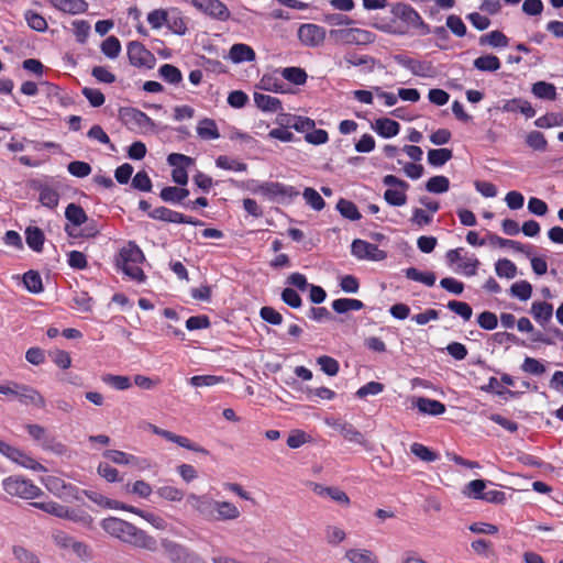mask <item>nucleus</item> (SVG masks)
<instances>
[{
  "instance_id": "nucleus-53",
  "label": "nucleus",
  "mask_w": 563,
  "mask_h": 563,
  "mask_svg": "<svg viewBox=\"0 0 563 563\" xmlns=\"http://www.w3.org/2000/svg\"><path fill=\"white\" fill-rule=\"evenodd\" d=\"M330 37L338 44L354 45V27L332 29L330 30Z\"/></svg>"
},
{
  "instance_id": "nucleus-4",
  "label": "nucleus",
  "mask_w": 563,
  "mask_h": 563,
  "mask_svg": "<svg viewBox=\"0 0 563 563\" xmlns=\"http://www.w3.org/2000/svg\"><path fill=\"white\" fill-rule=\"evenodd\" d=\"M32 506L57 518L70 520L84 527H89L92 522V518L88 514L70 509L56 501H35L32 503Z\"/></svg>"
},
{
  "instance_id": "nucleus-9",
  "label": "nucleus",
  "mask_w": 563,
  "mask_h": 563,
  "mask_svg": "<svg viewBox=\"0 0 563 563\" xmlns=\"http://www.w3.org/2000/svg\"><path fill=\"white\" fill-rule=\"evenodd\" d=\"M255 191L268 199L280 202L291 201L299 195V191L294 186L284 185L277 181L264 183L260 185Z\"/></svg>"
},
{
  "instance_id": "nucleus-48",
  "label": "nucleus",
  "mask_w": 563,
  "mask_h": 563,
  "mask_svg": "<svg viewBox=\"0 0 563 563\" xmlns=\"http://www.w3.org/2000/svg\"><path fill=\"white\" fill-rule=\"evenodd\" d=\"M449 188L450 180L442 175L431 177L426 184V189L432 194H443L446 192Z\"/></svg>"
},
{
  "instance_id": "nucleus-34",
  "label": "nucleus",
  "mask_w": 563,
  "mask_h": 563,
  "mask_svg": "<svg viewBox=\"0 0 563 563\" xmlns=\"http://www.w3.org/2000/svg\"><path fill=\"white\" fill-rule=\"evenodd\" d=\"M156 494L164 500L179 503L185 497V492L176 486L163 485L156 489Z\"/></svg>"
},
{
  "instance_id": "nucleus-52",
  "label": "nucleus",
  "mask_w": 563,
  "mask_h": 563,
  "mask_svg": "<svg viewBox=\"0 0 563 563\" xmlns=\"http://www.w3.org/2000/svg\"><path fill=\"white\" fill-rule=\"evenodd\" d=\"M282 76L295 85H303L307 80V73L299 67H286L282 70Z\"/></svg>"
},
{
  "instance_id": "nucleus-47",
  "label": "nucleus",
  "mask_w": 563,
  "mask_h": 563,
  "mask_svg": "<svg viewBox=\"0 0 563 563\" xmlns=\"http://www.w3.org/2000/svg\"><path fill=\"white\" fill-rule=\"evenodd\" d=\"M146 20L153 29L159 30L169 21V11L165 9H155L147 14Z\"/></svg>"
},
{
  "instance_id": "nucleus-63",
  "label": "nucleus",
  "mask_w": 563,
  "mask_h": 563,
  "mask_svg": "<svg viewBox=\"0 0 563 563\" xmlns=\"http://www.w3.org/2000/svg\"><path fill=\"white\" fill-rule=\"evenodd\" d=\"M40 201L44 207L53 209L58 205L59 196L55 189L43 187L40 190Z\"/></svg>"
},
{
  "instance_id": "nucleus-57",
  "label": "nucleus",
  "mask_w": 563,
  "mask_h": 563,
  "mask_svg": "<svg viewBox=\"0 0 563 563\" xmlns=\"http://www.w3.org/2000/svg\"><path fill=\"white\" fill-rule=\"evenodd\" d=\"M43 484L52 494L58 497L64 496L67 489L65 482L56 476H47L43 479Z\"/></svg>"
},
{
  "instance_id": "nucleus-31",
  "label": "nucleus",
  "mask_w": 563,
  "mask_h": 563,
  "mask_svg": "<svg viewBox=\"0 0 563 563\" xmlns=\"http://www.w3.org/2000/svg\"><path fill=\"white\" fill-rule=\"evenodd\" d=\"M364 307V303L354 298H340L332 302V309L336 313H345L347 311H358Z\"/></svg>"
},
{
  "instance_id": "nucleus-7",
  "label": "nucleus",
  "mask_w": 563,
  "mask_h": 563,
  "mask_svg": "<svg viewBox=\"0 0 563 563\" xmlns=\"http://www.w3.org/2000/svg\"><path fill=\"white\" fill-rule=\"evenodd\" d=\"M3 489L11 496L24 499H34L41 495V489L31 481L19 476H10L2 482Z\"/></svg>"
},
{
  "instance_id": "nucleus-46",
  "label": "nucleus",
  "mask_w": 563,
  "mask_h": 563,
  "mask_svg": "<svg viewBox=\"0 0 563 563\" xmlns=\"http://www.w3.org/2000/svg\"><path fill=\"white\" fill-rule=\"evenodd\" d=\"M101 380L117 390H126L131 387L130 378L123 375L104 374Z\"/></svg>"
},
{
  "instance_id": "nucleus-26",
  "label": "nucleus",
  "mask_w": 563,
  "mask_h": 563,
  "mask_svg": "<svg viewBox=\"0 0 563 563\" xmlns=\"http://www.w3.org/2000/svg\"><path fill=\"white\" fill-rule=\"evenodd\" d=\"M54 8L70 14H79L87 10L85 0H47Z\"/></svg>"
},
{
  "instance_id": "nucleus-2",
  "label": "nucleus",
  "mask_w": 563,
  "mask_h": 563,
  "mask_svg": "<svg viewBox=\"0 0 563 563\" xmlns=\"http://www.w3.org/2000/svg\"><path fill=\"white\" fill-rule=\"evenodd\" d=\"M187 504L200 517L209 521H234L242 515L235 504L229 500L213 499L207 494L190 493L187 496Z\"/></svg>"
},
{
  "instance_id": "nucleus-58",
  "label": "nucleus",
  "mask_w": 563,
  "mask_h": 563,
  "mask_svg": "<svg viewBox=\"0 0 563 563\" xmlns=\"http://www.w3.org/2000/svg\"><path fill=\"white\" fill-rule=\"evenodd\" d=\"M224 379L216 375H196L189 379V384L194 387H210L222 383Z\"/></svg>"
},
{
  "instance_id": "nucleus-33",
  "label": "nucleus",
  "mask_w": 563,
  "mask_h": 563,
  "mask_svg": "<svg viewBox=\"0 0 563 563\" xmlns=\"http://www.w3.org/2000/svg\"><path fill=\"white\" fill-rule=\"evenodd\" d=\"M26 244L35 252H41L44 244V233L36 227H29L25 230Z\"/></svg>"
},
{
  "instance_id": "nucleus-41",
  "label": "nucleus",
  "mask_w": 563,
  "mask_h": 563,
  "mask_svg": "<svg viewBox=\"0 0 563 563\" xmlns=\"http://www.w3.org/2000/svg\"><path fill=\"white\" fill-rule=\"evenodd\" d=\"M65 217L76 227L84 224L88 219L85 210L76 203H69L67 206Z\"/></svg>"
},
{
  "instance_id": "nucleus-42",
  "label": "nucleus",
  "mask_w": 563,
  "mask_h": 563,
  "mask_svg": "<svg viewBox=\"0 0 563 563\" xmlns=\"http://www.w3.org/2000/svg\"><path fill=\"white\" fill-rule=\"evenodd\" d=\"M486 482L484 479H474L471 481L463 488V495L468 498L481 499L483 500V496L485 495Z\"/></svg>"
},
{
  "instance_id": "nucleus-8",
  "label": "nucleus",
  "mask_w": 563,
  "mask_h": 563,
  "mask_svg": "<svg viewBox=\"0 0 563 563\" xmlns=\"http://www.w3.org/2000/svg\"><path fill=\"white\" fill-rule=\"evenodd\" d=\"M0 454L22 467L38 472L46 471V468L31 455L3 440H0Z\"/></svg>"
},
{
  "instance_id": "nucleus-11",
  "label": "nucleus",
  "mask_w": 563,
  "mask_h": 563,
  "mask_svg": "<svg viewBox=\"0 0 563 563\" xmlns=\"http://www.w3.org/2000/svg\"><path fill=\"white\" fill-rule=\"evenodd\" d=\"M297 35L303 46L313 48L324 43L327 31L321 25L303 23L298 27Z\"/></svg>"
},
{
  "instance_id": "nucleus-28",
  "label": "nucleus",
  "mask_w": 563,
  "mask_h": 563,
  "mask_svg": "<svg viewBox=\"0 0 563 563\" xmlns=\"http://www.w3.org/2000/svg\"><path fill=\"white\" fill-rule=\"evenodd\" d=\"M126 511L141 517L146 522H148L152 527H154L156 530L164 531L168 527V523L164 518H162L161 516L155 515L153 512L145 511V510H142V509L133 507V506H129L126 508Z\"/></svg>"
},
{
  "instance_id": "nucleus-16",
  "label": "nucleus",
  "mask_w": 563,
  "mask_h": 563,
  "mask_svg": "<svg viewBox=\"0 0 563 563\" xmlns=\"http://www.w3.org/2000/svg\"><path fill=\"white\" fill-rule=\"evenodd\" d=\"M394 59L399 66L407 68L415 76L429 77L433 73L431 63L417 60L406 55H396Z\"/></svg>"
},
{
  "instance_id": "nucleus-18",
  "label": "nucleus",
  "mask_w": 563,
  "mask_h": 563,
  "mask_svg": "<svg viewBox=\"0 0 563 563\" xmlns=\"http://www.w3.org/2000/svg\"><path fill=\"white\" fill-rule=\"evenodd\" d=\"M16 400L24 406H33L38 409H43L46 406L43 395L37 389L25 384H22Z\"/></svg>"
},
{
  "instance_id": "nucleus-51",
  "label": "nucleus",
  "mask_w": 563,
  "mask_h": 563,
  "mask_svg": "<svg viewBox=\"0 0 563 563\" xmlns=\"http://www.w3.org/2000/svg\"><path fill=\"white\" fill-rule=\"evenodd\" d=\"M510 295L521 301H527L532 295V286L527 280L514 283L510 287Z\"/></svg>"
},
{
  "instance_id": "nucleus-60",
  "label": "nucleus",
  "mask_w": 563,
  "mask_h": 563,
  "mask_svg": "<svg viewBox=\"0 0 563 563\" xmlns=\"http://www.w3.org/2000/svg\"><path fill=\"white\" fill-rule=\"evenodd\" d=\"M410 451L423 462H434L438 459V455L433 451L418 442L411 444Z\"/></svg>"
},
{
  "instance_id": "nucleus-3",
  "label": "nucleus",
  "mask_w": 563,
  "mask_h": 563,
  "mask_svg": "<svg viewBox=\"0 0 563 563\" xmlns=\"http://www.w3.org/2000/svg\"><path fill=\"white\" fill-rule=\"evenodd\" d=\"M143 261L144 254L142 250L135 243L130 242L126 246L121 249L118 266L131 279L141 283L145 279V274L140 267Z\"/></svg>"
},
{
  "instance_id": "nucleus-44",
  "label": "nucleus",
  "mask_w": 563,
  "mask_h": 563,
  "mask_svg": "<svg viewBox=\"0 0 563 563\" xmlns=\"http://www.w3.org/2000/svg\"><path fill=\"white\" fill-rule=\"evenodd\" d=\"M338 429H339L340 433L344 437L345 440H347L350 442L357 443L360 445L366 444V440H365L364 435L358 430H356L353 426H351L349 423H340V424H338Z\"/></svg>"
},
{
  "instance_id": "nucleus-40",
  "label": "nucleus",
  "mask_w": 563,
  "mask_h": 563,
  "mask_svg": "<svg viewBox=\"0 0 563 563\" xmlns=\"http://www.w3.org/2000/svg\"><path fill=\"white\" fill-rule=\"evenodd\" d=\"M452 158L450 148H434L428 152V163L432 166L440 167Z\"/></svg>"
},
{
  "instance_id": "nucleus-61",
  "label": "nucleus",
  "mask_w": 563,
  "mask_h": 563,
  "mask_svg": "<svg viewBox=\"0 0 563 563\" xmlns=\"http://www.w3.org/2000/svg\"><path fill=\"white\" fill-rule=\"evenodd\" d=\"M324 533L330 545H338L346 539V532L338 526H328Z\"/></svg>"
},
{
  "instance_id": "nucleus-49",
  "label": "nucleus",
  "mask_w": 563,
  "mask_h": 563,
  "mask_svg": "<svg viewBox=\"0 0 563 563\" xmlns=\"http://www.w3.org/2000/svg\"><path fill=\"white\" fill-rule=\"evenodd\" d=\"M489 240L494 245H497L499 247H510L517 252H522L526 253L527 255H530V247L522 245L518 241L504 239L495 234H492L489 236Z\"/></svg>"
},
{
  "instance_id": "nucleus-27",
  "label": "nucleus",
  "mask_w": 563,
  "mask_h": 563,
  "mask_svg": "<svg viewBox=\"0 0 563 563\" xmlns=\"http://www.w3.org/2000/svg\"><path fill=\"white\" fill-rule=\"evenodd\" d=\"M254 49L243 43L233 44L229 52L230 59L235 63L252 62L255 59Z\"/></svg>"
},
{
  "instance_id": "nucleus-19",
  "label": "nucleus",
  "mask_w": 563,
  "mask_h": 563,
  "mask_svg": "<svg viewBox=\"0 0 563 563\" xmlns=\"http://www.w3.org/2000/svg\"><path fill=\"white\" fill-rule=\"evenodd\" d=\"M312 492L320 497H328L340 505L347 506L350 504L349 496L338 487H328L313 483Z\"/></svg>"
},
{
  "instance_id": "nucleus-62",
  "label": "nucleus",
  "mask_w": 563,
  "mask_h": 563,
  "mask_svg": "<svg viewBox=\"0 0 563 563\" xmlns=\"http://www.w3.org/2000/svg\"><path fill=\"white\" fill-rule=\"evenodd\" d=\"M526 143L534 151H545L548 146V141L539 131L529 132L526 136Z\"/></svg>"
},
{
  "instance_id": "nucleus-43",
  "label": "nucleus",
  "mask_w": 563,
  "mask_h": 563,
  "mask_svg": "<svg viewBox=\"0 0 563 563\" xmlns=\"http://www.w3.org/2000/svg\"><path fill=\"white\" fill-rule=\"evenodd\" d=\"M481 45H490L493 47H505L508 45V37L500 31H492L479 37Z\"/></svg>"
},
{
  "instance_id": "nucleus-22",
  "label": "nucleus",
  "mask_w": 563,
  "mask_h": 563,
  "mask_svg": "<svg viewBox=\"0 0 563 563\" xmlns=\"http://www.w3.org/2000/svg\"><path fill=\"white\" fill-rule=\"evenodd\" d=\"M338 66L350 68L351 66H367L373 69L375 60L369 55H361L355 52H346L343 59L336 62Z\"/></svg>"
},
{
  "instance_id": "nucleus-64",
  "label": "nucleus",
  "mask_w": 563,
  "mask_h": 563,
  "mask_svg": "<svg viewBox=\"0 0 563 563\" xmlns=\"http://www.w3.org/2000/svg\"><path fill=\"white\" fill-rule=\"evenodd\" d=\"M448 308L459 314L464 321H468L472 318V307L464 301L451 300L448 302Z\"/></svg>"
},
{
  "instance_id": "nucleus-13",
  "label": "nucleus",
  "mask_w": 563,
  "mask_h": 563,
  "mask_svg": "<svg viewBox=\"0 0 563 563\" xmlns=\"http://www.w3.org/2000/svg\"><path fill=\"white\" fill-rule=\"evenodd\" d=\"M146 429L148 431L153 432L154 434L159 435L169 442L176 443L177 445H179L184 449H187V450H190V451H194L197 453L208 454V451L206 449L194 443L192 441H190L188 438H186L184 435H178L172 431L161 429L153 423H147Z\"/></svg>"
},
{
  "instance_id": "nucleus-55",
  "label": "nucleus",
  "mask_w": 563,
  "mask_h": 563,
  "mask_svg": "<svg viewBox=\"0 0 563 563\" xmlns=\"http://www.w3.org/2000/svg\"><path fill=\"white\" fill-rule=\"evenodd\" d=\"M336 209L349 220L355 221L361 219V213L352 201L340 199L336 203Z\"/></svg>"
},
{
  "instance_id": "nucleus-38",
  "label": "nucleus",
  "mask_w": 563,
  "mask_h": 563,
  "mask_svg": "<svg viewBox=\"0 0 563 563\" xmlns=\"http://www.w3.org/2000/svg\"><path fill=\"white\" fill-rule=\"evenodd\" d=\"M216 166L232 172H245L247 169V165L239 159L229 157L227 155H220L216 159Z\"/></svg>"
},
{
  "instance_id": "nucleus-20",
  "label": "nucleus",
  "mask_w": 563,
  "mask_h": 563,
  "mask_svg": "<svg viewBox=\"0 0 563 563\" xmlns=\"http://www.w3.org/2000/svg\"><path fill=\"white\" fill-rule=\"evenodd\" d=\"M349 563H379L377 555L366 548H350L344 553Z\"/></svg>"
},
{
  "instance_id": "nucleus-54",
  "label": "nucleus",
  "mask_w": 563,
  "mask_h": 563,
  "mask_svg": "<svg viewBox=\"0 0 563 563\" xmlns=\"http://www.w3.org/2000/svg\"><path fill=\"white\" fill-rule=\"evenodd\" d=\"M23 283L25 288L33 294H38L43 290L42 278L40 274L34 271H29L24 274Z\"/></svg>"
},
{
  "instance_id": "nucleus-35",
  "label": "nucleus",
  "mask_w": 563,
  "mask_h": 563,
  "mask_svg": "<svg viewBox=\"0 0 563 563\" xmlns=\"http://www.w3.org/2000/svg\"><path fill=\"white\" fill-rule=\"evenodd\" d=\"M405 275L408 279L422 283L426 286H433L435 284L437 277L432 272H420L415 267H409L405 271Z\"/></svg>"
},
{
  "instance_id": "nucleus-15",
  "label": "nucleus",
  "mask_w": 563,
  "mask_h": 563,
  "mask_svg": "<svg viewBox=\"0 0 563 563\" xmlns=\"http://www.w3.org/2000/svg\"><path fill=\"white\" fill-rule=\"evenodd\" d=\"M121 119L131 129H148L154 126L153 120L146 113L135 108L122 109Z\"/></svg>"
},
{
  "instance_id": "nucleus-1",
  "label": "nucleus",
  "mask_w": 563,
  "mask_h": 563,
  "mask_svg": "<svg viewBox=\"0 0 563 563\" xmlns=\"http://www.w3.org/2000/svg\"><path fill=\"white\" fill-rule=\"evenodd\" d=\"M100 526L109 536L134 548L148 552H156L158 549V542L153 536L121 518H106L100 522Z\"/></svg>"
},
{
  "instance_id": "nucleus-24",
  "label": "nucleus",
  "mask_w": 563,
  "mask_h": 563,
  "mask_svg": "<svg viewBox=\"0 0 563 563\" xmlns=\"http://www.w3.org/2000/svg\"><path fill=\"white\" fill-rule=\"evenodd\" d=\"M373 130L385 139L394 137L399 133L400 125L388 118L377 119L372 124Z\"/></svg>"
},
{
  "instance_id": "nucleus-32",
  "label": "nucleus",
  "mask_w": 563,
  "mask_h": 563,
  "mask_svg": "<svg viewBox=\"0 0 563 563\" xmlns=\"http://www.w3.org/2000/svg\"><path fill=\"white\" fill-rule=\"evenodd\" d=\"M409 188H388L384 192V200L393 207H401L407 203V190Z\"/></svg>"
},
{
  "instance_id": "nucleus-25",
  "label": "nucleus",
  "mask_w": 563,
  "mask_h": 563,
  "mask_svg": "<svg viewBox=\"0 0 563 563\" xmlns=\"http://www.w3.org/2000/svg\"><path fill=\"white\" fill-rule=\"evenodd\" d=\"M254 102L258 109L264 112L276 113L283 110L282 102L278 98L262 92L254 93Z\"/></svg>"
},
{
  "instance_id": "nucleus-39",
  "label": "nucleus",
  "mask_w": 563,
  "mask_h": 563,
  "mask_svg": "<svg viewBox=\"0 0 563 563\" xmlns=\"http://www.w3.org/2000/svg\"><path fill=\"white\" fill-rule=\"evenodd\" d=\"M158 74L166 82L177 85L183 80L181 71L174 65L164 64L158 68Z\"/></svg>"
},
{
  "instance_id": "nucleus-10",
  "label": "nucleus",
  "mask_w": 563,
  "mask_h": 563,
  "mask_svg": "<svg viewBox=\"0 0 563 563\" xmlns=\"http://www.w3.org/2000/svg\"><path fill=\"white\" fill-rule=\"evenodd\" d=\"M391 13L408 26L419 30L422 35H427L431 32L430 26L424 23L419 12L409 4L397 3L391 8Z\"/></svg>"
},
{
  "instance_id": "nucleus-5",
  "label": "nucleus",
  "mask_w": 563,
  "mask_h": 563,
  "mask_svg": "<svg viewBox=\"0 0 563 563\" xmlns=\"http://www.w3.org/2000/svg\"><path fill=\"white\" fill-rule=\"evenodd\" d=\"M29 435L33 441L42 448V450L51 452L55 455H65L67 448L56 439L48 430L37 423H29L25 426Z\"/></svg>"
},
{
  "instance_id": "nucleus-30",
  "label": "nucleus",
  "mask_w": 563,
  "mask_h": 563,
  "mask_svg": "<svg viewBox=\"0 0 563 563\" xmlns=\"http://www.w3.org/2000/svg\"><path fill=\"white\" fill-rule=\"evenodd\" d=\"M534 97L542 100H555L558 97L556 87L547 81H537L531 87Z\"/></svg>"
},
{
  "instance_id": "nucleus-21",
  "label": "nucleus",
  "mask_w": 563,
  "mask_h": 563,
  "mask_svg": "<svg viewBox=\"0 0 563 563\" xmlns=\"http://www.w3.org/2000/svg\"><path fill=\"white\" fill-rule=\"evenodd\" d=\"M413 405L423 415L440 416L445 412V406L439 400L418 397L413 400Z\"/></svg>"
},
{
  "instance_id": "nucleus-56",
  "label": "nucleus",
  "mask_w": 563,
  "mask_h": 563,
  "mask_svg": "<svg viewBox=\"0 0 563 563\" xmlns=\"http://www.w3.org/2000/svg\"><path fill=\"white\" fill-rule=\"evenodd\" d=\"M101 52L109 58H117L121 52L120 41L115 36L107 37L101 44Z\"/></svg>"
},
{
  "instance_id": "nucleus-36",
  "label": "nucleus",
  "mask_w": 563,
  "mask_h": 563,
  "mask_svg": "<svg viewBox=\"0 0 563 563\" xmlns=\"http://www.w3.org/2000/svg\"><path fill=\"white\" fill-rule=\"evenodd\" d=\"M86 495L92 503H95L103 508L120 509V510L126 511V508L129 507L128 505H124L117 500H112V499H110L99 493H96V492H90V493H87Z\"/></svg>"
},
{
  "instance_id": "nucleus-23",
  "label": "nucleus",
  "mask_w": 563,
  "mask_h": 563,
  "mask_svg": "<svg viewBox=\"0 0 563 563\" xmlns=\"http://www.w3.org/2000/svg\"><path fill=\"white\" fill-rule=\"evenodd\" d=\"M197 135L205 141L217 140L220 137L218 125L213 119L203 118L198 121Z\"/></svg>"
},
{
  "instance_id": "nucleus-12",
  "label": "nucleus",
  "mask_w": 563,
  "mask_h": 563,
  "mask_svg": "<svg viewBox=\"0 0 563 563\" xmlns=\"http://www.w3.org/2000/svg\"><path fill=\"white\" fill-rule=\"evenodd\" d=\"M191 3L197 10L218 21H228L231 16L228 7L220 0H191Z\"/></svg>"
},
{
  "instance_id": "nucleus-29",
  "label": "nucleus",
  "mask_w": 563,
  "mask_h": 563,
  "mask_svg": "<svg viewBox=\"0 0 563 563\" xmlns=\"http://www.w3.org/2000/svg\"><path fill=\"white\" fill-rule=\"evenodd\" d=\"M531 314L539 324L545 325L552 319L553 306L544 301H536L531 306Z\"/></svg>"
},
{
  "instance_id": "nucleus-59",
  "label": "nucleus",
  "mask_w": 563,
  "mask_h": 563,
  "mask_svg": "<svg viewBox=\"0 0 563 563\" xmlns=\"http://www.w3.org/2000/svg\"><path fill=\"white\" fill-rule=\"evenodd\" d=\"M302 196L313 210L320 211L324 208V200L316 189L308 187L303 190Z\"/></svg>"
},
{
  "instance_id": "nucleus-45",
  "label": "nucleus",
  "mask_w": 563,
  "mask_h": 563,
  "mask_svg": "<svg viewBox=\"0 0 563 563\" xmlns=\"http://www.w3.org/2000/svg\"><path fill=\"white\" fill-rule=\"evenodd\" d=\"M189 195V191L185 188L178 187H165L161 191V198L166 202H180Z\"/></svg>"
},
{
  "instance_id": "nucleus-6",
  "label": "nucleus",
  "mask_w": 563,
  "mask_h": 563,
  "mask_svg": "<svg viewBox=\"0 0 563 563\" xmlns=\"http://www.w3.org/2000/svg\"><path fill=\"white\" fill-rule=\"evenodd\" d=\"M159 545L172 563H206L200 555L170 539L163 538Z\"/></svg>"
},
{
  "instance_id": "nucleus-17",
  "label": "nucleus",
  "mask_w": 563,
  "mask_h": 563,
  "mask_svg": "<svg viewBox=\"0 0 563 563\" xmlns=\"http://www.w3.org/2000/svg\"><path fill=\"white\" fill-rule=\"evenodd\" d=\"M128 57L131 65L136 67L146 66L151 68L154 62L153 54L137 42L128 45Z\"/></svg>"
},
{
  "instance_id": "nucleus-37",
  "label": "nucleus",
  "mask_w": 563,
  "mask_h": 563,
  "mask_svg": "<svg viewBox=\"0 0 563 563\" xmlns=\"http://www.w3.org/2000/svg\"><path fill=\"white\" fill-rule=\"evenodd\" d=\"M500 65L499 58L492 54L479 56L474 60V67L482 71H496Z\"/></svg>"
},
{
  "instance_id": "nucleus-50",
  "label": "nucleus",
  "mask_w": 563,
  "mask_h": 563,
  "mask_svg": "<svg viewBox=\"0 0 563 563\" xmlns=\"http://www.w3.org/2000/svg\"><path fill=\"white\" fill-rule=\"evenodd\" d=\"M495 272L501 278L512 279L517 275V266L510 260L503 258L495 263Z\"/></svg>"
},
{
  "instance_id": "nucleus-14",
  "label": "nucleus",
  "mask_w": 563,
  "mask_h": 563,
  "mask_svg": "<svg viewBox=\"0 0 563 563\" xmlns=\"http://www.w3.org/2000/svg\"><path fill=\"white\" fill-rule=\"evenodd\" d=\"M351 252L360 260L383 261L386 258L385 251L378 249L376 244L358 239L353 241Z\"/></svg>"
}]
</instances>
